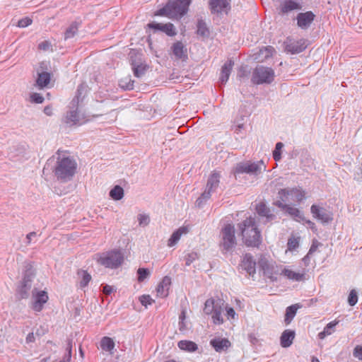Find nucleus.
Instances as JSON below:
<instances>
[{"instance_id":"nucleus-1","label":"nucleus","mask_w":362,"mask_h":362,"mask_svg":"<svg viewBox=\"0 0 362 362\" xmlns=\"http://www.w3.org/2000/svg\"><path fill=\"white\" fill-rule=\"evenodd\" d=\"M238 228L243 236L244 243L248 247H258L262 238L260 231L257 229L255 220L249 217L238 224Z\"/></svg>"},{"instance_id":"nucleus-2","label":"nucleus","mask_w":362,"mask_h":362,"mask_svg":"<svg viewBox=\"0 0 362 362\" xmlns=\"http://www.w3.org/2000/svg\"><path fill=\"white\" fill-rule=\"evenodd\" d=\"M190 3L191 0H170L164 7L158 10L155 15L170 18H180L187 13Z\"/></svg>"},{"instance_id":"nucleus-3","label":"nucleus","mask_w":362,"mask_h":362,"mask_svg":"<svg viewBox=\"0 0 362 362\" xmlns=\"http://www.w3.org/2000/svg\"><path fill=\"white\" fill-rule=\"evenodd\" d=\"M76 166V162L73 158L59 156L54 170V175L58 180H69L74 175Z\"/></svg>"},{"instance_id":"nucleus-4","label":"nucleus","mask_w":362,"mask_h":362,"mask_svg":"<svg viewBox=\"0 0 362 362\" xmlns=\"http://www.w3.org/2000/svg\"><path fill=\"white\" fill-rule=\"evenodd\" d=\"M95 259L98 263L106 268L116 269L119 267L123 262L124 257L119 250H114L96 254Z\"/></svg>"},{"instance_id":"nucleus-5","label":"nucleus","mask_w":362,"mask_h":362,"mask_svg":"<svg viewBox=\"0 0 362 362\" xmlns=\"http://www.w3.org/2000/svg\"><path fill=\"white\" fill-rule=\"evenodd\" d=\"M274 71L264 66H257L252 71L251 81L254 84H270L274 80Z\"/></svg>"},{"instance_id":"nucleus-6","label":"nucleus","mask_w":362,"mask_h":362,"mask_svg":"<svg viewBox=\"0 0 362 362\" xmlns=\"http://www.w3.org/2000/svg\"><path fill=\"white\" fill-rule=\"evenodd\" d=\"M220 175L216 172H213L209 177L206 189L202 195L197 199L196 204L201 207L202 204L207 201L211 196V193L216 192L219 186Z\"/></svg>"},{"instance_id":"nucleus-7","label":"nucleus","mask_w":362,"mask_h":362,"mask_svg":"<svg viewBox=\"0 0 362 362\" xmlns=\"http://www.w3.org/2000/svg\"><path fill=\"white\" fill-rule=\"evenodd\" d=\"M234 226L228 223L224 226L221 231V247L225 251H231L236 245Z\"/></svg>"},{"instance_id":"nucleus-8","label":"nucleus","mask_w":362,"mask_h":362,"mask_svg":"<svg viewBox=\"0 0 362 362\" xmlns=\"http://www.w3.org/2000/svg\"><path fill=\"white\" fill-rule=\"evenodd\" d=\"M266 170V165L262 160L257 163L243 162L236 165L235 168V175L237 177L238 175L243 173H247L252 175H258L262 171Z\"/></svg>"},{"instance_id":"nucleus-9","label":"nucleus","mask_w":362,"mask_h":362,"mask_svg":"<svg viewBox=\"0 0 362 362\" xmlns=\"http://www.w3.org/2000/svg\"><path fill=\"white\" fill-rule=\"evenodd\" d=\"M279 197L283 202H288V203L300 202L305 198L303 192L296 188L291 189H282L279 191Z\"/></svg>"},{"instance_id":"nucleus-10","label":"nucleus","mask_w":362,"mask_h":362,"mask_svg":"<svg viewBox=\"0 0 362 362\" xmlns=\"http://www.w3.org/2000/svg\"><path fill=\"white\" fill-rule=\"evenodd\" d=\"M285 51L291 54H298L307 47V40L300 39L299 40H295L291 38H287L284 42Z\"/></svg>"},{"instance_id":"nucleus-11","label":"nucleus","mask_w":362,"mask_h":362,"mask_svg":"<svg viewBox=\"0 0 362 362\" xmlns=\"http://www.w3.org/2000/svg\"><path fill=\"white\" fill-rule=\"evenodd\" d=\"M258 265L263 272L264 276L269 279L272 281L277 280L276 275L278 272L276 270V267L269 262L265 257H261L258 262Z\"/></svg>"},{"instance_id":"nucleus-12","label":"nucleus","mask_w":362,"mask_h":362,"mask_svg":"<svg viewBox=\"0 0 362 362\" xmlns=\"http://www.w3.org/2000/svg\"><path fill=\"white\" fill-rule=\"evenodd\" d=\"M310 211L313 217L320 220L322 223H328L333 220V214L325 208L313 204Z\"/></svg>"},{"instance_id":"nucleus-13","label":"nucleus","mask_w":362,"mask_h":362,"mask_svg":"<svg viewBox=\"0 0 362 362\" xmlns=\"http://www.w3.org/2000/svg\"><path fill=\"white\" fill-rule=\"evenodd\" d=\"M256 211L262 223L264 224L272 221L276 218L273 211L263 202L257 204Z\"/></svg>"},{"instance_id":"nucleus-14","label":"nucleus","mask_w":362,"mask_h":362,"mask_svg":"<svg viewBox=\"0 0 362 362\" xmlns=\"http://www.w3.org/2000/svg\"><path fill=\"white\" fill-rule=\"evenodd\" d=\"M315 15L312 11L299 13L296 16L297 25L302 30H307L315 20Z\"/></svg>"},{"instance_id":"nucleus-15","label":"nucleus","mask_w":362,"mask_h":362,"mask_svg":"<svg viewBox=\"0 0 362 362\" xmlns=\"http://www.w3.org/2000/svg\"><path fill=\"white\" fill-rule=\"evenodd\" d=\"M48 300V296L47 292L41 291L34 293L33 292V301L31 308L36 312L42 310L43 305Z\"/></svg>"},{"instance_id":"nucleus-16","label":"nucleus","mask_w":362,"mask_h":362,"mask_svg":"<svg viewBox=\"0 0 362 362\" xmlns=\"http://www.w3.org/2000/svg\"><path fill=\"white\" fill-rule=\"evenodd\" d=\"M240 267L250 276H253L256 273V262L252 255L247 253L243 256Z\"/></svg>"},{"instance_id":"nucleus-17","label":"nucleus","mask_w":362,"mask_h":362,"mask_svg":"<svg viewBox=\"0 0 362 362\" xmlns=\"http://www.w3.org/2000/svg\"><path fill=\"white\" fill-rule=\"evenodd\" d=\"M209 6L213 13H227L230 8L228 0H210Z\"/></svg>"},{"instance_id":"nucleus-18","label":"nucleus","mask_w":362,"mask_h":362,"mask_svg":"<svg viewBox=\"0 0 362 362\" xmlns=\"http://www.w3.org/2000/svg\"><path fill=\"white\" fill-rule=\"evenodd\" d=\"M171 51L176 59H180L182 62L187 60V49L182 42L177 41L173 43L171 46Z\"/></svg>"},{"instance_id":"nucleus-19","label":"nucleus","mask_w":362,"mask_h":362,"mask_svg":"<svg viewBox=\"0 0 362 362\" xmlns=\"http://www.w3.org/2000/svg\"><path fill=\"white\" fill-rule=\"evenodd\" d=\"M148 26L150 28H152L155 30H160L165 34H167L168 36H175L177 34L176 30L173 24L168 23L166 24H162L158 23H151L148 24Z\"/></svg>"},{"instance_id":"nucleus-20","label":"nucleus","mask_w":362,"mask_h":362,"mask_svg":"<svg viewBox=\"0 0 362 362\" xmlns=\"http://www.w3.org/2000/svg\"><path fill=\"white\" fill-rule=\"evenodd\" d=\"M276 52L275 49L272 46L264 47L254 54L255 59L258 62H264L272 57Z\"/></svg>"},{"instance_id":"nucleus-21","label":"nucleus","mask_w":362,"mask_h":362,"mask_svg":"<svg viewBox=\"0 0 362 362\" xmlns=\"http://www.w3.org/2000/svg\"><path fill=\"white\" fill-rule=\"evenodd\" d=\"M210 344L217 352H222L231 345L230 341L226 338H214L210 341Z\"/></svg>"},{"instance_id":"nucleus-22","label":"nucleus","mask_w":362,"mask_h":362,"mask_svg":"<svg viewBox=\"0 0 362 362\" xmlns=\"http://www.w3.org/2000/svg\"><path fill=\"white\" fill-rule=\"evenodd\" d=\"M296 333L293 330L286 329L280 337V344L283 348H288L293 344Z\"/></svg>"},{"instance_id":"nucleus-23","label":"nucleus","mask_w":362,"mask_h":362,"mask_svg":"<svg viewBox=\"0 0 362 362\" xmlns=\"http://www.w3.org/2000/svg\"><path fill=\"white\" fill-rule=\"evenodd\" d=\"M170 284L171 279L168 276H164L162 281L158 284L156 288L158 296L162 298L168 296Z\"/></svg>"},{"instance_id":"nucleus-24","label":"nucleus","mask_w":362,"mask_h":362,"mask_svg":"<svg viewBox=\"0 0 362 362\" xmlns=\"http://www.w3.org/2000/svg\"><path fill=\"white\" fill-rule=\"evenodd\" d=\"M300 9H301V5L292 0H286L280 6V11L282 13H288L292 11Z\"/></svg>"},{"instance_id":"nucleus-25","label":"nucleus","mask_w":362,"mask_h":362,"mask_svg":"<svg viewBox=\"0 0 362 362\" xmlns=\"http://www.w3.org/2000/svg\"><path fill=\"white\" fill-rule=\"evenodd\" d=\"M223 304V300L221 299L214 300L209 298L204 303V312L206 315H212L214 310L219 305Z\"/></svg>"},{"instance_id":"nucleus-26","label":"nucleus","mask_w":362,"mask_h":362,"mask_svg":"<svg viewBox=\"0 0 362 362\" xmlns=\"http://www.w3.org/2000/svg\"><path fill=\"white\" fill-rule=\"evenodd\" d=\"M73 107H76V110H71L69 112H67L64 119L65 123L69 126L80 124V119L79 115L77 112V106L73 105Z\"/></svg>"},{"instance_id":"nucleus-27","label":"nucleus","mask_w":362,"mask_h":362,"mask_svg":"<svg viewBox=\"0 0 362 362\" xmlns=\"http://www.w3.org/2000/svg\"><path fill=\"white\" fill-rule=\"evenodd\" d=\"M233 64L234 62L231 59H229L222 66L220 76V81L222 83H226L228 81Z\"/></svg>"},{"instance_id":"nucleus-28","label":"nucleus","mask_w":362,"mask_h":362,"mask_svg":"<svg viewBox=\"0 0 362 362\" xmlns=\"http://www.w3.org/2000/svg\"><path fill=\"white\" fill-rule=\"evenodd\" d=\"M189 231L188 228L187 226H182L176 230L170 236L168 240V245L169 247H173L175 245L180 239V237L182 234H186Z\"/></svg>"},{"instance_id":"nucleus-29","label":"nucleus","mask_w":362,"mask_h":362,"mask_svg":"<svg viewBox=\"0 0 362 362\" xmlns=\"http://www.w3.org/2000/svg\"><path fill=\"white\" fill-rule=\"evenodd\" d=\"M281 274L285 276L287 279L296 281H301L305 279V274L292 271L290 269L284 268Z\"/></svg>"},{"instance_id":"nucleus-30","label":"nucleus","mask_w":362,"mask_h":362,"mask_svg":"<svg viewBox=\"0 0 362 362\" xmlns=\"http://www.w3.org/2000/svg\"><path fill=\"white\" fill-rule=\"evenodd\" d=\"M178 347L183 351L194 352L198 349L197 344L189 340H181L177 344Z\"/></svg>"},{"instance_id":"nucleus-31","label":"nucleus","mask_w":362,"mask_h":362,"mask_svg":"<svg viewBox=\"0 0 362 362\" xmlns=\"http://www.w3.org/2000/svg\"><path fill=\"white\" fill-rule=\"evenodd\" d=\"M301 308V305L299 304H294L288 306L286 310L285 319L284 321L286 325L291 323V320L295 317L296 312L298 308Z\"/></svg>"},{"instance_id":"nucleus-32","label":"nucleus","mask_w":362,"mask_h":362,"mask_svg":"<svg viewBox=\"0 0 362 362\" xmlns=\"http://www.w3.org/2000/svg\"><path fill=\"white\" fill-rule=\"evenodd\" d=\"M197 28V33L198 35L203 38L209 37L210 35L209 28L202 19L198 20Z\"/></svg>"},{"instance_id":"nucleus-33","label":"nucleus","mask_w":362,"mask_h":362,"mask_svg":"<svg viewBox=\"0 0 362 362\" xmlns=\"http://www.w3.org/2000/svg\"><path fill=\"white\" fill-rule=\"evenodd\" d=\"M338 323L339 321L337 320L329 322L325 327L323 331L318 334V338L320 339H324L327 336L331 335L334 332V328Z\"/></svg>"},{"instance_id":"nucleus-34","label":"nucleus","mask_w":362,"mask_h":362,"mask_svg":"<svg viewBox=\"0 0 362 362\" xmlns=\"http://www.w3.org/2000/svg\"><path fill=\"white\" fill-rule=\"evenodd\" d=\"M25 270H24V289L28 286L27 283L30 281L35 276V269L31 264H27L24 266Z\"/></svg>"},{"instance_id":"nucleus-35","label":"nucleus","mask_w":362,"mask_h":362,"mask_svg":"<svg viewBox=\"0 0 362 362\" xmlns=\"http://www.w3.org/2000/svg\"><path fill=\"white\" fill-rule=\"evenodd\" d=\"M225 306L224 303L219 305L212 314L213 322L216 325H221L223 323V318L222 313L223 312Z\"/></svg>"},{"instance_id":"nucleus-36","label":"nucleus","mask_w":362,"mask_h":362,"mask_svg":"<svg viewBox=\"0 0 362 362\" xmlns=\"http://www.w3.org/2000/svg\"><path fill=\"white\" fill-rule=\"evenodd\" d=\"M285 212L289 214L294 220L297 221H302L304 220L303 213L297 208L291 206L290 204L287 207Z\"/></svg>"},{"instance_id":"nucleus-37","label":"nucleus","mask_w":362,"mask_h":362,"mask_svg":"<svg viewBox=\"0 0 362 362\" xmlns=\"http://www.w3.org/2000/svg\"><path fill=\"white\" fill-rule=\"evenodd\" d=\"M49 81L50 74L47 72H42L38 74L36 83L40 88H42L47 86L49 83Z\"/></svg>"},{"instance_id":"nucleus-38","label":"nucleus","mask_w":362,"mask_h":362,"mask_svg":"<svg viewBox=\"0 0 362 362\" xmlns=\"http://www.w3.org/2000/svg\"><path fill=\"white\" fill-rule=\"evenodd\" d=\"M77 274L79 278H81L80 286L81 288L86 287L91 280L90 274L86 271L82 269L78 270Z\"/></svg>"},{"instance_id":"nucleus-39","label":"nucleus","mask_w":362,"mask_h":362,"mask_svg":"<svg viewBox=\"0 0 362 362\" xmlns=\"http://www.w3.org/2000/svg\"><path fill=\"white\" fill-rule=\"evenodd\" d=\"M110 196L114 200H120L124 197V189L119 185L115 186L110 192Z\"/></svg>"},{"instance_id":"nucleus-40","label":"nucleus","mask_w":362,"mask_h":362,"mask_svg":"<svg viewBox=\"0 0 362 362\" xmlns=\"http://www.w3.org/2000/svg\"><path fill=\"white\" fill-rule=\"evenodd\" d=\"M100 346L105 351H111L115 347V342L111 338L104 337L100 341Z\"/></svg>"},{"instance_id":"nucleus-41","label":"nucleus","mask_w":362,"mask_h":362,"mask_svg":"<svg viewBox=\"0 0 362 362\" xmlns=\"http://www.w3.org/2000/svg\"><path fill=\"white\" fill-rule=\"evenodd\" d=\"M73 340L71 339H68L66 341V353L63 357V358L59 362H70L71 358V351L73 346Z\"/></svg>"},{"instance_id":"nucleus-42","label":"nucleus","mask_w":362,"mask_h":362,"mask_svg":"<svg viewBox=\"0 0 362 362\" xmlns=\"http://www.w3.org/2000/svg\"><path fill=\"white\" fill-rule=\"evenodd\" d=\"M78 24L76 22L72 23L70 26L66 30L64 33V39L68 40L75 36L78 32Z\"/></svg>"},{"instance_id":"nucleus-43","label":"nucleus","mask_w":362,"mask_h":362,"mask_svg":"<svg viewBox=\"0 0 362 362\" xmlns=\"http://www.w3.org/2000/svg\"><path fill=\"white\" fill-rule=\"evenodd\" d=\"M86 88L83 84L79 85L77 88L76 95L72 100V102H71L72 105L78 106V104L80 101V98L82 96V95H84L86 93Z\"/></svg>"},{"instance_id":"nucleus-44","label":"nucleus","mask_w":362,"mask_h":362,"mask_svg":"<svg viewBox=\"0 0 362 362\" xmlns=\"http://www.w3.org/2000/svg\"><path fill=\"white\" fill-rule=\"evenodd\" d=\"M119 86L124 90H132L134 88V81L129 77H125L119 80Z\"/></svg>"},{"instance_id":"nucleus-45","label":"nucleus","mask_w":362,"mask_h":362,"mask_svg":"<svg viewBox=\"0 0 362 362\" xmlns=\"http://www.w3.org/2000/svg\"><path fill=\"white\" fill-rule=\"evenodd\" d=\"M138 281L142 282L150 276V272L146 268H139L137 270Z\"/></svg>"},{"instance_id":"nucleus-46","label":"nucleus","mask_w":362,"mask_h":362,"mask_svg":"<svg viewBox=\"0 0 362 362\" xmlns=\"http://www.w3.org/2000/svg\"><path fill=\"white\" fill-rule=\"evenodd\" d=\"M284 147V144L278 142L276 144L275 149L273 151V158L276 161H279L281 158V151Z\"/></svg>"},{"instance_id":"nucleus-47","label":"nucleus","mask_w":362,"mask_h":362,"mask_svg":"<svg viewBox=\"0 0 362 362\" xmlns=\"http://www.w3.org/2000/svg\"><path fill=\"white\" fill-rule=\"evenodd\" d=\"M44 97L37 93H33L30 94L29 101L32 103L41 104L44 102Z\"/></svg>"},{"instance_id":"nucleus-48","label":"nucleus","mask_w":362,"mask_h":362,"mask_svg":"<svg viewBox=\"0 0 362 362\" xmlns=\"http://www.w3.org/2000/svg\"><path fill=\"white\" fill-rule=\"evenodd\" d=\"M199 255L195 252H192L188 253L185 259V264L187 266H189L192 262H194L197 259H198Z\"/></svg>"},{"instance_id":"nucleus-49","label":"nucleus","mask_w":362,"mask_h":362,"mask_svg":"<svg viewBox=\"0 0 362 362\" xmlns=\"http://www.w3.org/2000/svg\"><path fill=\"white\" fill-rule=\"evenodd\" d=\"M132 69L134 75L137 78H140L142 76H144L146 71L145 66H142L141 64L138 66H134Z\"/></svg>"},{"instance_id":"nucleus-50","label":"nucleus","mask_w":362,"mask_h":362,"mask_svg":"<svg viewBox=\"0 0 362 362\" xmlns=\"http://www.w3.org/2000/svg\"><path fill=\"white\" fill-rule=\"evenodd\" d=\"M349 304L351 306L355 305L358 302V296L355 290H351L348 297Z\"/></svg>"},{"instance_id":"nucleus-51","label":"nucleus","mask_w":362,"mask_h":362,"mask_svg":"<svg viewBox=\"0 0 362 362\" xmlns=\"http://www.w3.org/2000/svg\"><path fill=\"white\" fill-rule=\"evenodd\" d=\"M139 300L142 305L145 306L146 308L154 302V300L151 298L149 295H143L140 296Z\"/></svg>"},{"instance_id":"nucleus-52","label":"nucleus","mask_w":362,"mask_h":362,"mask_svg":"<svg viewBox=\"0 0 362 362\" xmlns=\"http://www.w3.org/2000/svg\"><path fill=\"white\" fill-rule=\"evenodd\" d=\"M138 221H139V226H146L149 223L150 218L146 214H141L138 215Z\"/></svg>"},{"instance_id":"nucleus-53","label":"nucleus","mask_w":362,"mask_h":362,"mask_svg":"<svg viewBox=\"0 0 362 362\" xmlns=\"http://www.w3.org/2000/svg\"><path fill=\"white\" fill-rule=\"evenodd\" d=\"M52 44L48 40H45L38 45V48L43 51H49V50L52 51Z\"/></svg>"},{"instance_id":"nucleus-54","label":"nucleus","mask_w":362,"mask_h":362,"mask_svg":"<svg viewBox=\"0 0 362 362\" xmlns=\"http://www.w3.org/2000/svg\"><path fill=\"white\" fill-rule=\"evenodd\" d=\"M298 245L299 244L298 240L294 238H289L288 240V249L291 251L297 248L298 247Z\"/></svg>"},{"instance_id":"nucleus-55","label":"nucleus","mask_w":362,"mask_h":362,"mask_svg":"<svg viewBox=\"0 0 362 362\" xmlns=\"http://www.w3.org/2000/svg\"><path fill=\"white\" fill-rule=\"evenodd\" d=\"M37 240V235L35 232H31L26 235V243L28 245L35 243Z\"/></svg>"},{"instance_id":"nucleus-56","label":"nucleus","mask_w":362,"mask_h":362,"mask_svg":"<svg viewBox=\"0 0 362 362\" xmlns=\"http://www.w3.org/2000/svg\"><path fill=\"white\" fill-rule=\"evenodd\" d=\"M16 295L18 300L23 299V280H19L18 282Z\"/></svg>"},{"instance_id":"nucleus-57","label":"nucleus","mask_w":362,"mask_h":362,"mask_svg":"<svg viewBox=\"0 0 362 362\" xmlns=\"http://www.w3.org/2000/svg\"><path fill=\"white\" fill-rule=\"evenodd\" d=\"M354 356L356 358L362 360V346H356L354 348Z\"/></svg>"},{"instance_id":"nucleus-58","label":"nucleus","mask_w":362,"mask_h":362,"mask_svg":"<svg viewBox=\"0 0 362 362\" xmlns=\"http://www.w3.org/2000/svg\"><path fill=\"white\" fill-rule=\"evenodd\" d=\"M287 202H283L281 199L275 202V205L281 208L283 211H286L289 204H286Z\"/></svg>"},{"instance_id":"nucleus-59","label":"nucleus","mask_w":362,"mask_h":362,"mask_svg":"<svg viewBox=\"0 0 362 362\" xmlns=\"http://www.w3.org/2000/svg\"><path fill=\"white\" fill-rule=\"evenodd\" d=\"M321 244L316 240H314L313 241V243H312V245L309 250V252L308 253L309 254H313V252H315L317 250V248L318 247L319 245H320Z\"/></svg>"},{"instance_id":"nucleus-60","label":"nucleus","mask_w":362,"mask_h":362,"mask_svg":"<svg viewBox=\"0 0 362 362\" xmlns=\"http://www.w3.org/2000/svg\"><path fill=\"white\" fill-rule=\"evenodd\" d=\"M188 329H189V328L187 326V324H186L185 320L184 321H179V330L181 332H186Z\"/></svg>"},{"instance_id":"nucleus-61","label":"nucleus","mask_w":362,"mask_h":362,"mask_svg":"<svg viewBox=\"0 0 362 362\" xmlns=\"http://www.w3.org/2000/svg\"><path fill=\"white\" fill-rule=\"evenodd\" d=\"M227 313V317L228 318H232L234 319L235 316L236 315V313L233 308H228L226 309Z\"/></svg>"},{"instance_id":"nucleus-62","label":"nucleus","mask_w":362,"mask_h":362,"mask_svg":"<svg viewBox=\"0 0 362 362\" xmlns=\"http://www.w3.org/2000/svg\"><path fill=\"white\" fill-rule=\"evenodd\" d=\"M114 288L112 286H109L107 284L103 286V293L105 294V295H110L112 293V292L113 291Z\"/></svg>"},{"instance_id":"nucleus-63","label":"nucleus","mask_w":362,"mask_h":362,"mask_svg":"<svg viewBox=\"0 0 362 362\" xmlns=\"http://www.w3.org/2000/svg\"><path fill=\"white\" fill-rule=\"evenodd\" d=\"M43 112L47 116L52 115V106H50V105L45 106V108H44Z\"/></svg>"},{"instance_id":"nucleus-64","label":"nucleus","mask_w":362,"mask_h":362,"mask_svg":"<svg viewBox=\"0 0 362 362\" xmlns=\"http://www.w3.org/2000/svg\"><path fill=\"white\" fill-rule=\"evenodd\" d=\"M35 337L33 332L29 333L26 337V342L28 344L35 341Z\"/></svg>"}]
</instances>
